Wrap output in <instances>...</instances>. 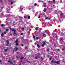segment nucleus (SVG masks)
Returning a JSON list of instances; mask_svg holds the SVG:
<instances>
[{
	"label": "nucleus",
	"mask_w": 65,
	"mask_h": 65,
	"mask_svg": "<svg viewBox=\"0 0 65 65\" xmlns=\"http://www.w3.org/2000/svg\"><path fill=\"white\" fill-rule=\"evenodd\" d=\"M12 30V31H14V33L13 34L14 36H16L17 35V33H15V31H16L14 29H13V30Z\"/></svg>",
	"instance_id": "nucleus-1"
},
{
	"label": "nucleus",
	"mask_w": 65,
	"mask_h": 65,
	"mask_svg": "<svg viewBox=\"0 0 65 65\" xmlns=\"http://www.w3.org/2000/svg\"><path fill=\"white\" fill-rule=\"evenodd\" d=\"M8 63H9L10 64H11V65L12 64H13V62L10 61V60H9L8 61Z\"/></svg>",
	"instance_id": "nucleus-2"
},
{
	"label": "nucleus",
	"mask_w": 65,
	"mask_h": 65,
	"mask_svg": "<svg viewBox=\"0 0 65 65\" xmlns=\"http://www.w3.org/2000/svg\"><path fill=\"white\" fill-rule=\"evenodd\" d=\"M18 49L17 47H15L14 49V50L15 51V52H16V51H18Z\"/></svg>",
	"instance_id": "nucleus-3"
},
{
	"label": "nucleus",
	"mask_w": 65,
	"mask_h": 65,
	"mask_svg": "<svg viewBox=\"0 0 65 65\" xmlns=\"http://www.w3.org/2000/svg\"><path fill=\"white\" fill-rule=\"evenodd\" d=\"M23 6H20V8L21 9H23Z\"/></svg>",
	"instance_id": "nucleus-4"
},
{
	"label": "nucleus",
	"mask_w": 65,
	"mask_h": 65,
	"mask_svg": "<svg viewBox=\"0 0 65 65\" xmlns=\"http://www.w3.org/2000/svg\"><path fill=\"white\" fill-rule=\"evenodd\" d=\"M56 63L57 64H60V62L59 61H57L56 62Z\"/></svg>",
	"instance_id": "nucleus-5"
},
{
	"label": "nucleus",
	"mask_w": 65,
	"mask_h": 65,
	"mask_svg": "<svg viewBox=\"0 0 65 65\" xmlns=\"http://www.w3.org/2000/svg\"><path fill=\"white\" fill-rule=\"evenodd\" d=\"M19 19L20 20L22 19V17H21L20 16H19Z\"/></svg>",
	"instance_id": "nucleus-6"
},
{
	"label": "nucleus",
	"mask_w": 65,
	"mask_h": 65,
	"mask_svg": "<svg viewBox=\"0 0 65 65\" xmlns=\"http://www.w3.org/2000/svg\"><path fill=\"white\" fill-rule=\"evenodd\" d=\"M43 36L44 37H46V35H45V34H44L43 35Z\"/></svg>",
	"instance_id": "nucleus-7"
},
{
	"label": "nucleus",
	"mask_w": 65,
	"mask_h": 65,
	"mask_svg": "<svg viewBox=\"0 0 65 65\" xmlns=\"http://www.w3.org/2000/svg\"><path fill=\"white\" fill-rule=\"evenodd\" d=\"M37 45L38 48H39L40 47V46H39V44H37Z\"/></svg>",
	"instance_id": "nucleus-8"
},
{
	"label": "nucleus",
	"mask_w": 65,
	"mask_h": 65,
	"mask_svg": "<svg viewBox=\"0 0 65 65\" xmlns=\"http://www.w3.org/2000/svg\"><path fill=\"white\" fill-rule=\"evenodd\" d=\"M1 36L2 37H3V36H4V34H3V33H2L1 34Z\"/></svg>",
	"instance_id": "nucleus-9"
},
{
	"label": "nucleus",
	"mask_w": 65,
	"mask_h": 65,
	"mask_svg": "<svg viewBox=\"0 0 65 65\" xmlns=\"http://www.w3.org/2000/svg\"><path fill=\"white\" fill-rule=\"evenodd\" d=\"M6 46H9V43H7L6 44Z\"/></svg>",
	"instance_id": "nucleus-10"
},
{
	"label": "nucleus",
	"mask_w": 65,
	"mask_h": 65,
	"mask_svg": "<svg viewBox=\"0 0 65 65\" xmlns=\"http://www.w3.org/2000/svg\"><path fill=\"white\" fill-rule=\"evenodd\" d=\"M60 15L61 16H63V13H60Z\"/></svg>",
	"instance_id": "nucleus-11"
},
{
	"label": "nucleus",
	"mask_w": 65,
	"mask_h": 65,
	"mask_svg": "<svg viewBox=\"0 0 65 65\" xmlns=\"http://www.w3.org/2000/svg\"><path fill=\"white\" fill-rule=\"evenodd\" d=\"M38 57V56H36L35 57V59H37Z\"/></svg>",
	"instance_id": "nucleus-12"
},
{
	"label": "nucleus",
	"mask_w": 65,
	"mask_h": 65,
	"mask_svg": "<svg viewBox=\"0 0 65 65\" xmlns=\"http://www.w3.org/2000/svg\"><path fill=\"white\" fill-rule=\"evenodd\" d=\"M43 11H44V12H45L46 11V9L44 8V9L43 10Z\"/></svg>",
	"instance_id": "nucleus-13"
},
{
	"label": "nucleus",
	"mask_w": 65,
	"mask_h": 65,
	"mask_svg": "<svg viewBox=\"0 0 65 65\" xmlns=\"http://www.w3.org/2000/svg\"><path fill=\"white\" fill-rule=\"evenodd\" d=\"M28 19H30V16L29 15H28Z\"/></svg>",
	"instance_id": "nucleus-14"
},
{
	"label": "nucleus",
	"mask_w": 65,
	"mask_h": 65,
	"mask_svg": "<svg viewBox=\"0 0 65 65\" xmlns=\"http://www.w3.org/2000/svg\"><path fill=\"white\" fill-rule=\"evenodd\" d=\"M49 51H50V49L49 48H48L46 50V51H47V52H48Z\"/></svg>",
	"instance_id": "nucleus-15"
},
{
	"label": "nucleus",
	"mask_w": 65,
	"mask_h": 65,
	"mask_svg": "<svg viewBox=\"0 0 65 65\" xmlns=\"http://www.w3.org/2000/svg\"><path fill=\"white\" fill-rule=\"evenodd\" d=\"M7 43H9V41L8 40H7Z\"/></svg>",
	"instance_id": "nucleus-16"
},
{
	"label": "nucleus",
	"mask_w": 65,
	"mask_h": 65,
	"mask_svg": "<svg viewBox=\"0 0 65 65\" xmlns=\"http://www.w3.org/2000/svg\"><path fill=\"white\" fill-rule=\"evenodd\" d=\"M42 7H46V5H43L42 6Z\"/></svg>",
	"instance_id": "nucleus-17"
},
{
	"label": "nucleus",
	"mask_w": 65,
	"mask_h": 65,
	"mask_svg": "<svg viewBox=\"0 0 65 65\" xmlns=\"http://www.w3.org/2000/svg\"><path fill=\"white\" fill-rule=\"evenodd\" d=\"M6 33H7L6 31H5L4 32V34H6Z\"/></svg>",
	"instance_id": "nucleus-18"
},
{
	"label": "nucleus",
	"mask_w": 65,
	"mask_h": 65,
	"mask_svg": "<svg viewBox=\"0 0 65 65\" xmlns=\"http://www.w3.org/2000/svg\"><path fill=\"white\" fill-rule=\"evenodd\" d=\"M4 51L5 52H7V50L5 49H4Z\"/></svg>",
	"instance_id": "nucleus-19"
},
{
	"label": "nucleus",
	"mask_w": 65,
	"mask_h": 65,
	"mask_svg": "<svg viewBox=\"0 0 65 65\" xmlns=\"http://www.w3.org/2000/svg\"><path fill=\"white\" fill-rule=\"evenodd\" d=\"M19 45V43H17L15 45L16 46H17V45Z\"/></svg>",
	"instance_id": "nucleus-20"
},
{
	"label": "nucleus",
	"mask_w": 65,
	"mask_h": 65,
	"mask_svg": "<svg viewBox=\"0 0 65 65\" xmlns=\"http://www.w3.org/2000/svg\"><path fill=\"white\" fill-rule=\"evenodd\" d=\"M18 41V39H17L16 40L15 42L16 43H17Z\"/></svg>",
	"instance_id": "nucleus-21"
},
{
	"label": "nucleus",
	"mask_w": 65,
	"mask_h": 65,
	"mask_svg": "<svg viewBox=\"0 0 65 65\" xmlns=\"http://www.w3.org/2000/svg\"><path fill=\"white\" fill-rule=\"evenodd\" d=\"M44 44H42V47H44Z\"/></svg>",
	"instance_id": "nucleus-22"
},
{
	"label": "nucleus",
	"mask_w": 65,
	"mask_h": 65,
	"mask_svg": "<svg viewBox=\"0 0 65 65\" xmlns=\"http://www.w3.org/2000/svg\"><path fill=\"white\" fill-rule=\"evenodd\" d=\"M39 39V38L38 37H37L36 38V40H37V39Z\"/></svg>",
	"instance_id": "nucleus-23"
},
{
	"label": "nucleus",
	"mask_w": 65,
	"mask_h": 65,
	"mask_svg": "<svg viewBox=\"0 0 65 65\" xmlns=\"http://www.w3.org/2000/svg\"><path fill=\"white\" fill-rule=\"evenodd\" d=\"M25 49H28V47H25Z\"/></svg>",
	"instance_id": "nucleus-24"
},
{
	"label": "nucleus",
	"mask_w": 65,
	"mask_h": 65,
	"mask_svg": "<svg viewBox=\"0 0 65 65\" xmlns=\"http://www.w3.org/2000/svg\"><path fill=\"white\" fill-rule=\"evenodd\" d=\"M35 29L36 30H38V29L37 28V27H36L35 28Z\"/></svg>",
	"instance_id": "nucleus-25"
},
{
	"label": "nucleus",
	"mask_w": 65,
	"mask_h": 65,
	"mask_svg": "<svg viewBox=\"0 0 65 65\" xmlns=\"http://www.w3.org/2000/svg\"><path fill=\"white\" fill-rule=\"evenodd\" d=\"M33 37L34 39H35V37L34 35L33 36Z\"/></svg>",
	"instance_id": "nucleus-26"
},
{
	"label": "nucleus",
	"mask_w": 65,
	"mask_h": 65,
	"mask_svg": "<svg viewBox=\"0 0 65 65\" xmlns=\"http://www.w3.org/2000/svg\"><path fill=\"white\" fill-rule=\"evenodd\" d=\"M43 43L44 44H45V42L44 41H43Z\"/></svg>",
	"instance_id": "nucleus-27"
},
{
	"label": "nucleus",
	"mask_w": 65,
	"mask_h": 65,
	"mask_svg": "<svg viewBox=\"0 0 65 65\" xmlns=\"http://www.w3.org/2000/svg\"><path fill=\"white\" fill-rule=\"evenodd\" d=\"M34 5H35V6H36L37 5V4H36V3H35V4H34Z\"/></svg>",
	"instance_id": "nucleus-28"
},
{
	"label": "nucleus",
	"mask_w": 65,
	"mask_h": 65,
	"mask_svg": "<svg viewBox=\"0 0 65 65\" xmlns=\"http://www.w3.org/2000/svg\"><path fill=\"white\" fill-rule=\"evenodd\" d=\"M23 59H24V57H23L21 58V60Z\"/></svg>",
	"instance_id": "nucleus-29"
},
{
	"label": "nucleus",
	"mask_w": 65,
	"mask_h": 65,
	"mask_svg": "<svg viewBox=\"0 0 65 65\" xmlns=\"http://www.w3.org/2000/svg\"><path fill=\"white\" fill-rule=\"evenodd\" d=\"M1 26L2 27H3V26H4V25L3 24H2Z\"/></svg>",
	"instance_id": "nucleus-30"
},
{
	"label": "nucleus",
	"mask_w": 65,
	"mask_h": 65,
	"mask_svg": "<svg viewBox=\"0 0 65 65\" xmlns=\"http://www.w3.org/2000/svg\"><path fill=\"white\" fill-rule=\"evenodd\" d=\"M23 35V33H22L21 34V35Z\"/></svg>",
	"instance_id": "nucleus-31"
},
{
	"label": "nucleus",
	"mask_w": 65,
	"mask_h": 65,
	"mask_svg": "<svg viewBox=\"0 0 65 65\" xmlns=\"http://www.w3.org/2000/svg\"><path fill=\"white\" fill-rule=\"evenodd\" d=\"M41 17L40 16V15L39 16V17H38V18H39V19H40V18Z\"/></svg>",
	"instance_id": "nucleus-32"
},
{
	"label": "nucleus",
	"mask_w": 65,
	"mask_h": 65,
	"mask_svg": "<svg viewBox=\"0 0 65 65\" xmlns=\"http://www.w3.org/2000/svg\"><path fill=\"white\" fill-rule=\"evenodd\" d=\"M11 5L13 4V3H12V2H11Z\"/></svg>",
	"instance_id": "nucleus-33"
},
{
	"label": "nucleus",
	"mask_w": 65,
	"mask_h": 65,
	"mask_svg": "<svg viewBox=\"0 0 65 65\" xmlns=\"http://www.w3.org/2000/svg\"><path fill=\"white\" fill-rule=\"evenodd\" d=\"M24 18L25 19H26V18H27V17H26V16H24Z\"/></svg>",
	"instance_id": "nucleus-34"
},
{
	"label": "nucleus",
	"mask_w": 65,
	"mask_h": 65,
	"mask_svg": "<svg viewBox=\"0 0 65 65\" xmlns=\"http://www.w3.org/2000/svg\"><path fill=\"white\" fill-rule=\"evenodd\" d=\"M9 30H8V29H6V31H8Z\"/></svg>",
	"instance_id": "nucleus-35"
},
{
	"label": "nucleus",
	"mask_w": 65,
	"mask_h": 65,
	"mask_svg": "<svg viewBox=\"0 0 65 65\" xmlns=\"http://www.w3.org/2000/svg\"><path fill=\"white\" fill-rule=\"evenodd\" d=\"M45 19H48V17H46L45 18Z\"/></svg>",
	"instance_id": "nucleus-36"
},
{
	"label": "nucleus",
	"mask_w": 65,
	"mask_h": 65,
	"mask_svg": "<svg viewBox=\"0 0 65 65\" xmlns=\"http://www.w3.org/2000/svg\"><path fill=\"white\" fill-rule=\"evenodd\" d=\"M21 46H24V44H22Z\"/></svg>",
	"instance_id": "nucleus-37"
},
{
	"label": "nucleus",
	"mask_w": 65,
	"mask_h": 65,
	"mask_svg": "<svg viewBox=\"0 0 65 65\" xmlns=\"http://www.w3.org/2000/svg\"><path fill=\"white\" fill-rule=\"evenodd\" d=\"M50 9H51V10H52L53 9V8H50Z\"/></svg>",
	"instance_id": "nucleus-38"
},
{
	"label": "nucleus",
	"mask_w": 65,
	"mask_h": 65,
	"mask_svg": "<svg viewBox=\"0 0 65 65\" xmlns=\"http://www.w3.org/2000/svg\"><path fill=\"white\" fill-rule=\"evenodd\" d=\"M62 39H63L61 38L60 40V41H61V40H62Z\"/></svg>",
	"instance_id": "nucleus-39"
},
{
	"label": "nucleus",
	"mask_w": 65,
	"mask_h": 65,
	"mask_svg": "<svg viewBox=\"0 0 65 65\" xmlns=\"http://www.w3.org/2000/svg\"><path fill=\"white\" fill-rule=\"evenodd\" d=\"M24 30V28H22V30Z\"/></svg>",
	"instance_id": "nucleus-40"
},
{
	"label": "nucleus",
	"mask_w": 65,
	"mask_h": 65,
	"mask_svg": "<svg viewBox=\"0 0 65 65\" xmlns=\"http://www.w3.org/2000/svg\"><path fill=\"white\" fill-rule=\"evenodd\" d=\"M54 63H56V61H55L54 62Z\"/></svg>",
	"instance_id": "nucleus-41"
},
{
	"label": "nucleus",
	"mask_w": 65,
	"mask_h": 65,
	"mask_svg": "<svg viewBox=\"0 0 65 65\" xmlns=\"http://www.w3.org/2000/svg\"><path fill=\"white\" fill-rule=\"evenodd\" d=\"M48 2H51V1H47Z\"/></svg>",
	"instance_id": "nucleus-42"
},
{
	"label": "nucleus",
	"mask_w": 65,
	"mask_h": 65,
	"mask_svg": "<svg viewBox=\"0 0 65 65\" xmlns=\"http://www.w3.org/2000/svg\"><path fill=\"white\" fill-rule=\"evenodd\" d=\"M14 50L13 51V53H14Z\"/></svg>",
	"instance_id": "nucleus-43"
},
{
	"label": "nucleus",
	"mask_w": 65,
	"mask_h": 65,
	"mask_svg": "<svg viewBox=\"0 0 65 65\" xmlns=\"http://www.w3.org/2000/svg\"><path fill=\"white\" fill-rule=\"evenodd\" d=\"M41 59L42 60L43 59V58H42V57H41Z\"/></svg>",
	"instance_id": "nucleus-44"
},
{
	"label": "nucleus",
	"mask_w": 65,
	"mask_h": 65,
	"mask_svg": "<svg viewBox=\"0 0 65 65\" xmlns=\"http://www.w3.org/2000/svg\"><path fill=\"white\" fill-rule=\"evenodd\" d=\"M44 5H46V3H44Z\"/></svg>",
	"instance_id": "nucleus-45"
},
{
	"label": "nucleus",
	"mask_w": 65,
	"mask_h": 65,
	"mask_svg": "<svg viewBox=\"0 0 65 65\" xmlns=\"http://www.w3.org/2000/svg\"><path fill=\"white\" fill-rule=\"evenodd\" d=\"M53 60H52V61H51V62H52V63H53Z\"/></svg>",
	"instance_id": "nucleus-46"
},
{
	"label": "nucleus",
	"mask_w": 65,
	"mask_h": 65,
	"mask_svg": "<svg viewBox=\"0 0 65 65\" xmlns=\"http://www.w3.org/2000/svg\"><path fill=\"white\" fill-rule=\"evenodd\" d=\"M7 50H8V48L7 47Z\"/></svg>",
	"instance_id": "nucleus-47"
},
{
	"label": "nucleus",
	"mask_w": 65,
	"mask_h": 65,
	"mask_svg": "<svg viewBox=\"0 0 65 65\" xmlns=\"http://www.w3.org/2000/svg\"><path fill=\"white\" fill-rule=\"evenodd\" d=\"M50 60H52V58H50Z\"/></svg>",
	"instance_id": "nucleus-48"
},
{
	"label": "nucleus",
	"mask_w": 65,
	"mask_h": 65,
	"mask_svg": "<svg viewBox=\"0 0 65 65\" xmlns=\"http://www.w3.org/2000/svg\"><path fill=\"white\" fill-rule=\"evenodd\" d=\"M2 62L1 60H0V62Z\"/></svg>",
	"instance_id": "nucleus-49"
},
{
	"label": "nucleus",
	"mask_w": 65,
	"mask_h": 65,
	"mask_svg": "<svg viewBox=\"0 0 65 65\" xmlns=\"http://www.w3.org/2000/svg\"><path fill=\"white\" fill-rule=\"evenodd\" d=\"M55 31H57V29H55Z\"/></svg>",
	"instance_id": "nucleus-50"
},
{
	"label": "nucleus",
	"mask_w": 65,
	"mask_h": 65,
	"mask_svg": "<svg viewBox=\"0 0 65 65\" xmlns=\"http://www.w3.org/2000/svg\"><path fill=\"white\" fill-rule=\"evenodd\" d=\"M10 29L11 30H12V28H10Z\"/></svg>",
	"instance_id": "nucleus-51"
},
{
	"label": "nucleus",
	"mask_w": 65,
	"mask_h": 65,
	"mask_svg": "<svg viewBox=\"0 0 65 65\" xmlns=\"http://www.w3.org/2000/svg\"><path fill=\"white\" fill-rule=\"evenodd\" d=\"M53 1V2H55V0H54Z\"/></svg>",
	"instance_id": "nucleus-52"
},
{
	"label": "nucleus",
	"mask_w": 65,
	"mask_h": 65,
	"mask_svg": "<svg viewBox=\"0 0 65 65\" xmlns=\"http://www.w3.org/2000/svg\"><path fill=\"white\" fill-rule=\"evenodd\" d=\"M23 62V61L22 60H21V62Z\"/></svg>",
	"instance_id": "nucleus-53"
},
{
	"label": "nucleus",
	"mask_w": 65,
	"mask_h": 65,
	"mask_svg": "<svg viewBox=\"0 0 65 65\" xmlns=\"http://www.w3.org/2000/svg\"><path fill=\"white\" fill-rule=\"evenodd\" d=\"M27 62H28V63H30L29 61H27Z\"/></svg>",
	"instance_id": "nucleus-54"
},
{
	"label": "nucleus",
	"mask_w": 65,
	"mask_h": 65,
	"mask_svg": "<svg viewBox=\"0 0 65 65\" xmlns=\"http://www.w3.org/2000/svg\"><path fill=\"white\" fill-rule=\"evenodd\" d=\"M17 53H19V52H17Z\"/></svg>",
	"instance_id": "nucleus-55"
},
{
	"label": "nucleus",
	"mask_w": 65,
	"mask_h": 65,
	"mask_svg": "<svg viewBox=\"0 0 65 65\" xmlns=\"http://www.w3.org/2000/svg\"><path fill=\"white\" fill-rule=\"evenodd\" d=\"M53 7H54V6H55V5H53Z\"/></svg>",
	"instance_id": "nucleus-56"
},
{
	"label": "nucleus",
	"mask_w": 65,
	"mask_h": 65,
	"mask_svg": "<svg viewBox=\"0 0 65 65\" xmlns=\"http://www.w3.org/2000/svg\"><path fill=\"white\" fill-rule=\"evenodd\" d=\"M21 39H23V38H21Z\"/></svg>",
	"instance_id": "nucleus-57"
},
{
	"label": "nucleus",
	"mask_w": 65,
	"mask_h": 65,
	"mask_svg": "<svg viewBox=\"0 0 65 65\" xmlns=\"http://www.w3.org/2000/svg\"><path fill=\"white\" fill-rule=\"evenodd\" d=\"M57 50H58V51H59V49H58Z\"/></svg>",
	"instance_id": "nucleus-58"
},
{
	"label": "nucleus",
	"mask_w": 65,
	"mask_h": 65,
	"mask_svg": "<svg viewBox=\"0 0 65 65\" xmlns=\"http://www.w3.org/2000/svg\"><path fill=\"white\" fill-rule=\"evenodd\" d=\"M0 32H1V29H0Z\"/></svg>",
	"instance_id": "nucleus-59"
},
{
	"label": "nucleus",
	"mask_w": 65,
	"mask_h": 65,
	"mask_svg": "<svg viewBox=\"0 0 65 65\" xmlns=\"http://www.w3.org/2000/svg\"><path fill=\"white\" fill-rule=\"evenodd\" d=\"M2 1H1V2H2Z\"/></svg>",
	"instance_id": "nucleus-60"
},
{
	"label": "nucleus",
	"mask_w": 65,
	"mask_h": 65,
	"mask_svg": "<svg viewBox=\"0 0 65 65\" xmlns=\"http://www.w3.org/2000/svg\"><path fill=\"white\" fill-rule=\"evenodd\" d=\"M17 58H18V57L17 56L16 57Z\"/></svg>",
	"instance_id": "nucleus-61"
},
{
	"label": "nucleus",
	"mask_w": 65,
	"mask_h": 65,
	"mask_svg": "<svg viewBox=\"0 0 65 65\" xmlns=\"http://www.w3.org/2000/svg\"><path fill=\"white\" fill-rule=\"evenodd\" d=\"M19 65H21V64H20Z\"/></svg>",
	"instance_id": "nucleus-62"
},
{
	"label": "nucleus",
	"mask_w": 65,
	"mask_h": 65,
	"mask_svg": "<svg viewBox=\"0 0 65 65\" xmlns=\"http://www.w3.org/2000/svg\"><path fill=\"white\" fill-rule=\"evenodd\" d=\"M64 64H65V62H64Z\"/></svg>",
	"instance_id": "nucleus-63"
}]
</instances>
